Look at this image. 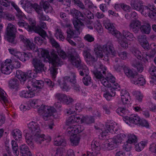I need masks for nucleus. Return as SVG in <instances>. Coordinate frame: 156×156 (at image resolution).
I'll use <instances>...</instances> for the list:
<instances>
[{
  "label": "nucleus",
  "instance_id": "1",
  "mask_svg": "<svg viewBox=\"0 0 156 156\" xmlns=\"http://www.w3.org/2000/svg\"><path fill=\"white\" fill-rule=\"evenodd\" d=\"M31 107L38 108V113L42 115L44 121H47L51 119V117L54 116V114L56 112V110L53 106L45 105L41 104L44 103L39 99H34L29 101Z\"/></svg>",
  "mask_w": 156,
  "mask_h": 156
},
{
  "label": "nucleus",
  "instance_id": "2",
  "mask_svg": "<svg viewBox=\"0 0 156 156\" xmlns=\"http://www.w3.org/2000/svg\"><path fill=\"white\" fill-rule=\"evenodd\" d=\"M100 81L105 87L108 88L112 87L111 93L106 91L103 94L104 98L115 97V91L119 90L120 89V85L118 83H115V78L111 74H108L105 78L103 77Z\"/></svg>",
  "mask_w": 156,
  "mask_h": 156
},
{
  "label": "nucleus",
  "instance_id": "3",
  "mask_svg": "<svg viewBox=\"0 0 156 156\" xmlns=\"http://www.w3.org/2000/svg\"><path fill=\"white\" fill-rule=\"evenodd\" d=\"M28 129L24 130L25 134V139L27 144L30 146L34 147V144L32 141V136L38 133H40V126L37 122L32 121L27 124Z\"/></svg>",
  "mask_w": 156,
  "mask_h": 156
},
{
  "label": "nucleus",
  "instance_id": "4",
  "mask_svg": "<svg viewBox=\"0 0 156 156\" xmlns=\"http://www.w3.org/2000/svg\"><path fill=\"white\" fill-rule=\"evenodd\" d=\"M67 57L73 66L76 68L80 67V68L82 69V71L83 72L85 75L86 76L87 75L89 72L88 68L85 66L82 65L80 57L75 49H72V52L69 53Z\"/></svg>",
  "mask_w": 156,
  "mask_h": 156
},
{
  "label": "nucleus",
  "instance_id": "5",
  "mask_svg": "<svg viewBox=\"0 0 156 156\" xmlns=\"http://www.w3.org/2000/svg\"><path fill=\"white\" fill-rule=\"evenodd\" d=\"M75 122H79L80 123L85 122L87 124H90L94 122V119L92 117H84L82 115H76L69 117L67 123L69 125Z\"/></svg>",
  "mask_w": 156,
  "mask_h": 156
},
{
  "label": "nucleus",
  "instance_id": "6",
  "mask_svg": "<svg viewBox=\"0 0 156 156\" xmlns=\"http://www.w3.org/2000/svg\"><path fill=\"white\" fill-rule=\"evenodd\" d=\"M70 73L69 76L65 77L62 82L60 80H58L61 88L63 91H68L70 89V87L68 84V82L71 83L75 82V78L76 77L75 73L72 72Z\"/></svg>",
  "mask_w": 156,
  "mask_h": 156
},
{
  "label": "nucleus",
  "instance_id": "7",
  "mask_svg": "<svg viewBox=\"0 0 156 156\" xmlns=\"http://www.w3.org/2000/svg\"><path fill=\"white\" fill-rule=\"evenodd\" d=\"M16 32V30L15 26L12 23H9L5 34L6 39L9 42L14 44H16L15 39Z\"/></svg>",
  "mask_w": 156,
  "mask_h": 156
},
{
  "label": "nucleus",
  "instance_id": "8",
  "mask_svg": "<svg viewBox=\"0 0 156 156\" xmlns=\"http://www.w3.org/2000/svg\"><path fill=\"white\" fill-rule=\"evenodd\" d=\"M68 120L69 119L66 121V124L67 125L69 126L67 129L68 134L69 135L76 134L80 133L83 130V127H82L81 125L73 124V123L77 122H76L72 123L68 125L67 122Z\"/></svg>",
  "mask_w": 156,
  "mask_h": 156
},
{
  "label": "nucleus",
  "instance_id": "9",
  "mask_svg": "<svg viewBox=\"0 0 156 156\" xmlns=\"http://www.w3.org/2000/svg\"><path fill=\"white\" fill-rule=\"evenodd\" d=\"M12 60L10 59H7L5 62H2L1 65L0 70L5 74H10L13 68L12 64Z\"/></svg>",
  "mask_w": 156,
  "mask_h": 156
},
{
  "label": "nucleus",
  "instance_id": "10",
  "mask_svg": "<svg viewBox=\"0 0 156 156\" xmlns=\"http://www.w3.org/2000/svg\"><path fill=\"white\" fill-rule=\"evenodd\" d=\"M103 25L105 28L107 29L109 32L117 38L120 36V32L116 30L112 24L110 23L108 20H104Z\"/></svg>",
  "mask_w": 156,
  "mask_h": 156
},
{
  "label": "nucleus",
  "instance_id": "11",
  "mask_svg": "<svg viewBox=\"0 0 156 156\" xmlns=\"http://www.w3.org/2000/svg\"><path fill=\"white\" fill-rule=\"evenodd\" d=\"M91 148L93 152H87V154H83V156H101L100 153V148L98 143L96 141L92 142Z\"/></svg>",
  "mask_w": 156,
  "mask_h": 156
},
{
  "label": "nucleus",
  "instance_id": "12",
  "mask_svg": "<svg viewBox=\"0 0 156 156\" xmlns=\"http://www.w3.org/2000/svg\"><path fill=\"white\" fill-rule=\"evenodd\" d=\"M32 63L34 68V70L36 73H40L44 70V64L40 58H33Z\"/></svg>",
  "mask_w": 156,
  "mask_h": 156
},
{
  "label": "nucleus",
  "instance_id": "13",
  "mask_svg": "<svg viewBox=\"0 0 156 156\" xmlns=\"http://www.w3.org/2000/svg\"><path fill=\"white\" fill-rule=\"evenodd\" d=\"M106 128L104 130H103L101 133V135L102 137L106 136L107 134L108 133H115L114 131H116V128H115L116 126L115 122L113 123L109 122L106 123Z\"/></svg>",
  "mask_w": 156,
  "mask_h": 156
},
{
  "label": "nucleus",
  "instance_id": "14",
  "mask_svg": "<svg viewBox=\"0 0 156 156\" xmlns=\"http://www.w3.org/2000/svg\"><path fill=\"white\" fill-rule=\"evenodd\" d=\"M51 58L49 60V62L51 63L54 67L61 66L63 64L62 59L60 58L54 52L51 53Z\"/></svg>",
  "mask_w": 156,
  "mask_h": 156
},
{
  "label": "nucleus",
  "instance_id": "15",
  "mask_svg": "<svg viewBox=\"0 0 156 156\" xmlns=\"http://www.w3.org/2000/svg\"><path fill=\"white\" fill-rule=\"evenodd\" d=\"M103 51L105 55L116 56V55L113 45L110 43H108L103 46Z\"/></svg>",
  "mask_w": 156,
  "mask_h": 156
},
{
  "label": "nucleus",
  "instance_id": "16",
  "mask_svg": "<svg viewBox=\"0 0 156 156\" xmlns=\"http://www.w3.org/2000/svg\"><path fill=\"white\" fill-rule=\"evenodd\" d=\"M99 67L97 69L96 71L94 73L96 77L100 80L102 79L104 77L102 74H105L107 70V68L105 66L99 64Z\"/></svg>",
  "mask_w": 156,
  "mask_h": 156
},
{
  "label": "nucleus",
  "instance_id": "17",
  "mask_svg": "<svg viewBox=\"0 0 156 156\" xmlns=\"http://www.w3.org/2000/svg\"><path fill=\"white\" fill-rule=\"evenodd\" d=\"M154 6L153 5H143L142 9L140 11L141 13L146 16H148L150 17L152 10H154Z\"/></svg>",
  "mask_w": 156,
  "mask_h": 156
},
{
  "label": "nucleus",
  "instance_id": "18",
  "mask_svg": "<svg viewBox=\"0 0 156 156\" xmlns=\"http://www.w3.org/2000/svg\"><path fill=\"white\" fill-rule=\"evenodd\" d=\"M34 22H32L31 21L30 22V25H29L28 23H26L23 20L19 19L17 22V24L20 27H23L29 32H32L33 29V23Z\"/></svg>",
  "mask_w": 156,
  "mask_h": 156
},
{
  "label": "nucleus",
  "instance_id": "19",
  "mask_svg": "<svg viewBox=\"0 0 156 156\" xmlns=\"http://www.w3.org/2000/svg\"><path fill=\"white\" fill-rule=\"evenodd\" d=\"M63 2L64 5L70 7L71 5H77L80 8H84V5L80 0H64Z\"/></svg>",
  "mask_w": 156,
  "mask_h": 156
},
{
  "label": "nucleus",
  "instance_id": "20",
  "mask_svg": "<svg viewBox=\"0 0 156 156\" xmlns=\"http://www.w3.org/2000/svg\"><path fill=\"white\" fill-rule=\"evenodd\" d=\"M123 69L125 75L128 77L131 78V79L135 78L138 75V73L136 71L131 69L127 67L124 66Z\"/></svg>",
  "mask_w": 156,
  "mask_h": 156
},
{
  "label": "nucleus",
  "instance_id": "21",
  "mask_svg": "<svg viewBox=\"0 0 156 156\" xmlns=\"http://www.w3.org/2000/svg\"><path fill=\"white\" fill-rule=\"evenodd\" d=\"M143 3L141 0H131L130 5L133 9L140 11L142 9Z\"/></svg>",
  "mask_w": 156,
  "mask_h": 156
},
{
  "label": "nucleus",
  "instance_id": "22",
  "mask_svg": "<svg viewBox=\"0 0 156 156\" xmlns=\"http://www.w3.org/2000/svg\"><path fill=\"white\" fill-rule=\"evenodd\" d=\"M131 81L133 83L138 86H143L146 83V80L142 75L138 76L137 78L136 76L135 78L132 79Z\"/></svg>",
  "mask_w": 156,
  "mask_h": 156
},
{
  "label": "nucleus",
  "instance_id": "23",
  "mask_svg": "<svg viewBox=\"0 0 156 156\" xmlns=\"http://www.w3.org/2000/svg\"><path fill=\"white\" fill-rule=\"evenodd\" d=\"M114 146V143L111 139H110L105 141L101 145V147L104 150H112Z\"/></svg>",
  "mask_w": 156,
  "mask_h": 156
},
{
  "label": "nucleus",
  "instance_id": "24",
  "mask_svg": "<svg viewBox=\"0 0 156 156\" xmlns=\"http://www.w3.org/2000/svg\"><path fill=\"white\" fill-rule=\"evenodd\" d=\"M36 135H33L32 136V140L34 139V141L38 144H41L42 142L46 139L45 136L44 134H40L38 133Z\"/></svg>",
  "mask_w": 156,
  "mask_h": 156
},
{
  "label": "nucleus",
  "instance_id": "25",
  "mask_svg": "<svg viewBox=\"0 0 156 156\" xmlns=\"http://www.w3.org/2000/svg\"><path fill=\"white\" fill-rule=\"evenodd\" d=\"M20 150L21 156H31V154L26 145L23 144L20 146Z\"/></svg>",
  "mask_w": 156,
  "mask_h": 156
},
{
  "label": "nucleus",
  "instance_id": "26",
  "mask_svg": "<svg viewBox=\"0 0 156 156\" xmlns=\"http://www.w3.org/2000/svg\"><path fill=\"white\" fill-rule=\"evenodd\" d=\"M70 12L73 16H75L76 20L80 19L82 20H85V18L83 14L78 10L73 8L70 10Z\"/></svg>",
  "mask_w": 156,
  "mask_h": 156
},
{
  "label": "nucleus",
  "instance_id": "27",
  "mask_svg": "<svg viewBox=\"0 0 156 156\" xmlns=\"http://www.w3.org/2000/svg\"><path fill=\"white\" fill-rule=\"evenodd\" d=\"M33 31H34L35 32L38 33L44 39H45L46 37H47L46 32L42 29L40 27H37L36 26V23H33Z\"/></svg>",
  "mask_w": 156,
  "mask_h": 156
},
{
  "label": "nucleus",
  "instance_id": "28",
  "mask_svg": "<svg viewBox=\"0 0 156 156\" xmlns=\"http://www.w3.org/2000/svg\"><path fill=\"white\" fill-rule=\"evenodd\" d=\"M141 25V23L138 20H133L131 21L129 25L130 29L132 30L135 33H138L140 26Z\"/></svg>",
  "mask_w": 156,
  "mask_h": 156
},
{
  "label": "nucleus",
  "instance_id": "29",
  "mask_svg": "<svg viewBox=\"0 0 156 156\" xmlns=\"http://www.w3.org/2000/svg\"><path fill=\"white\" fill-rule=\"evenodd\" d=\"M9 87L15 91H18L20 90L19 81L16 79H13L9 81Z\"/></svg>",
  "mask_w": 156,
  "mask_h": 156
},
{
  "label": "nucleus",
  "instance_id": "30",
  "mask_svg": "<svg viewBox=\"0 0 156 156\" xmlns=\"http://www.w3.org/2000/svg\"><path fill=\"white\" fill-rule=\"evenodd\" d=\"M73 23L74 28L77 32L78 33L80 34L84 26L83 23L80 20H74L73 21Z\"/></svg>",
  "mask_w": 156,
  "mask_h": 156
},
{
  "label": "nucleus",
  "instance_id": "31",
  "mask_svg": "<svg viewBox=\"0 0 156 156\" xmlns=\"http://www.w3.org/2000/svg\"><path fill=\"white\" fill-rule=\"evenodd\" d=\"M126 137V135L123 133H120L117 135L113 138L111 139L114 144L121 143Z\"/></svg>",
  "mask_w": 156,
  "mask_h": 156
},
{
  "label": "nucleus",
  "instance_id": "32",
  "mask_svg": "<svg viewBox=\"0 0 156 156\" xmlns=\"http://www.w3.org/2000/svg\"><path fill=\"white\" fill-rule=\"evenodd\" d=\"M132 65L133 67L136 68L139 72L141 73L144 70V67L142 64L136 60H134L132 62Z\"/></svg>",
  "mask_w": 156,
  "mask_h": 156
},
{
  "label": "nucleus",
  "instance_id": "33",
  "mask_svg": "<svg viewBox=\"0 0 156 156\" xmlns=\"http://www.w3.org/2000/svg\"><path fill=\"white\" fill-rule=\"evenodd\" d=\"M140 29L142 34H149L151 30V25L148 23H144L141 26Z\"/></svg>",
  "mask_w": 156,
  "mask_h": 156
},
{
  "label": "nucleus",
  "instance_id": "34",
  "mask_svg": "<svg viewBox=\"0 0 156 156\" xmlns=\"http://www.w3.org/2000/svg\"><path fill=\"white\" fill-rule=\"evenodd\" d=\"M67 38H74L77 37L78 35L80 34L78 33L76 31L73 30L70 28H68L67 30Z\"/></svg>",
  "mask_w": 156,
  "mask_h": 156
},
{
  "label": "nucleus",
  "instance_id": "35",
  "mask_svg": "<svg viewBox=\"0 0 156 156\" xmlns=\"http://www.w3.org/2000/svg\"><path fill=\"white\" fill-rule=\"evenodd\" d=\"M70 135V141L71 145L73 146H76L78 145L80 141V137L76 134Z\"/></svg>",
  "mask_w": 156,
  "mask_h": 156
},
{
  "label": "nucleus",
  "instance_id": "36",
  "mask_svg": "<svg viewBox=\"0 0 156 156\" xmlns=\"http://www.w3.org/2000/svg\"><path fill=\"white\" fill-rule=\"evenodd\" d=\"M129 122L135 124H139L140 121V118L137 115L133 114L128 118Z\"/></svg>",
  "mask_w": 156,
  "mask_h": 156
},
{
  "label": "nucleus",
  "instance_id": "37",
  "mask_svg": "<svg viewBox=\"0 0 156 156\" xmlns=\"http://www.w3.org/2000/svg\"><path fill=\"white\" fill-rule=\"evenodd\" d=\"M24 45L28 50H31L35 52L37 51L39 52V50L37 48H35V45L33 42L30 41L29 40Z\"/></svg>",
  "mask_w": 156,
  "mask_h": 156
},
{
  "label": "nucleus",
  "instance_id": "38",
  "mask_svg": "<svg viewBox=\"0 0 156 156\" xmlns=\"http://www.w3.org/2000/svg\"><path fill=\"white\" fill-rule=\"evenodd\" d=\"M103 50V47L98 44H96L94 46V51L96 54L98 56L101 58H102L104 57V55L102 53Z\"/></svg>",
  "mask_w": 156,
  "mask_h": 156
},
{
  "label": "nucleus",
  "instance_id": "39",
  "mask_svg": "<svg viewBox=\"0 0 156 156\" xmlns=\"http://www.w3.org/2000/svg\"><path fill=\"white\" fill-rule=\"evenodd\" d=\"M20 96L22 98H32L34 96V92L31 90L27 91V90H23L20 93Z\"/></svg>",
  "mask_w": 156,
  "mask_h": 156
},
{
  "label": "nucleus",
  "instance_id": "40",
  "mask_svg": "<svg viewBox=\"0 0 156 156\" xmlns=\"http://www.w3.org/2000/svg\"><path fill=\"white\" fill-rule=\"evenodd\" d=\"M42 6L44 11L46 13L51 12L53 10L51 6L50 5L49 2L47 1H42Z\"/></svg>",
  "mask_w": 156,
  "mask_h": 156
},
{
  "label": "nucleus",
  "instance_id": "41",
  "mask_svg": "<svg viewBox=\"0 0 156 156\" xmlns=\"http://www.w3.org/2000/svg\"><path fill=\"white\" fill-rule=\"evenodd\" d=\"M122 34L124 39L128 40H133L135 38L133 34L127 30H123Z\"/></svg>",
  "mask_w": 156,
  "mask_h": 156
},
{
  "label": "nucleus",
  "instance_id": "42",
  "mask_svg": "<svg viewBox=\"0 0 156 156\" xmlns=\"http://www.w3.org/2000/svg\"><path fill=\"white\" fill-rule=\"evenodd\" d=\"M16 76L21 82H24L26 80L27 76L26 74L21 70H17L16 73Z\"/></svg>",
  "mask_w": 156,
  "mask_h": 156
},
{
  "label": "nucleus",
  "instance_id": "43",
  "mask_svg": "<svg viewBox=\"0 0 156 156\" xmlns=\"http://www.w3.org/2000/svg\"><path fill=\"white\" fill-rule=\"evenodd\" d=\"M12 134L16 140H20L22 137L21 132L17 129L13 130L12 132Z\"/></svg>",
  "mask_w": 156,
  "mask_h": 156
},
{
  "label": "nucleus",
  "instance_id": "44",
  "mask_svg": "<svg viewBox=\"0 0 156 156\" xmlns=\"http://www.w3.org/2000/svg\"><path fill=\"white\" fill-rule=\"evenodd\" d=\"M54 144L56 146H65L66 145V140L62 139H60L59 136L55 139Z\"/></svg>",
  "mask_w": 156,
  "mask_h": 156
},
{
  "label": "nucleus",
  "instance_id": "45",
  "mask_svg": "<svg viewBox=\"0 0 156 156\" xmlns=\"http://www.w3.org/2000/svg\"><path fill=\"white\" fill-rule=\"evenodd\" d=\"M147 144V142L144 141H141L140 143L137 144L135 147V150L138 152H140L144 148V147L146 146Z\"/></svg>",
  "mask_w": 156,
  "mask_h": 156
},
{
  "label": "nucleus",
  "instance_id": "46",
  "mask_svg": "<svg viewBox=\"0 0 156 156\" xmlns=\"http://www.w3.org/2000/svg\"><path fill=\"white\" fill-rule=\"evenodd\" d=\"M83 7L84 8H83L81 9L83 10V14L84 16V17L86 16L89 19L93 18L94 15L90 11L85 9L84 5Z\"/></svg>",
  "mask_w": 156,
  "mask_h": 156
},
{
  "label": "nucleus",
  "instance_id": "47",
  "mask_svg": "<svg viewBox=\"0 0 156 156\" xmlns=\"http://www.w3.org/2000/svg\"><path fill=\"white\" fill-rule=\"evenodd\" d=\"M137 137L136 135L130 134L128 135V139L126 143L129 144L135 143L137 142Z\"/></svg>",
  "mask_w": 156,
  "mask_h": 156
},
{
  "label": "nucleus",
  "instance_id": "48",
  "mask_svg": "<svg viewBox=\"0 0 156 156\" xmlns=\"http://www.w3.org/2000/svg\"><path fill=\"white\" fill-rule=\"evenodd\" d=\"M55 36L57 39H59L61 40H63L65 38L62 30L59 28H57L55 30Z\"/></svg>",
  "mask_w": 156,
  "mask_h": 156
},
{
  "label": "nucleus",
  "instance_id": "49",
  "mask_svg": "<svg viewBox=\"0 0 156 156\" xmlns=\"http://www.w3.org/2000/svg\"><path fill=\"white\" fill-rule=\"evenodd\" d=\"M11 144L12 151L14 155L16 156H18L19 154V151H18V147L17 144L15 141L12 140L11 141Z\"/></svg>",
  "mask_w": 156,
  "mask_h": 156
},
{
  "label": "nucleus",
  "instance_id": "50",
  "mask_svg": "<svg viewBox=\"0 0 156 156\" xmlns=\"http://www.w3.org/2000/svg\"><path fill=\"white\" fill-rule=\"evenodd\" d=\"M31 106L29 101L27 102L26 103H24L23 104H22L20 106V110L23 111H28L31 108Z\"/></svg>",
  "mask_w": 156,
  "mask_h": 156
},
{
  "label": "nucleus",
  "instance_id": "51",
  "mask_svg": "<svg viewBox=\"0 0 156 156\" xmlns=\"http://www.w3.org/2000/svg\"><path fill=\"white\" fill-rule=\"evenodd\" d=\"M82 81L84 84L86 86H88L92 83L91 77L88 75H87L83 77Z\"/></svg>",
  "mask_w": 156,
  "mask_h": 156
},
{
  "label": "nucleus",
  "instance_id": "52",
  "mask_svg": "<svg viewBox=\"0 0 156 156\" xmlns=\"http://www.w3.org/2000/svg\"><path fill=\"white\" fill-rule=\"evenodd\" d=\"M40 50L42 56L45 58H47L49 61V60L51 58V56L49 55L48 51L47 50L42 49H40Z\"/></svg>",
  "mask_w": 156,
  "mask_h": 156
},
{
  "label": "nucleus",
  "instance_id": "53",
  "mask_svg": "<svg viewBox=\"0 0 156 156\" xmlns=\"http://www.w3.org/2000/svg\"><path fill=\"white\" fill-rule=\"evenodd\" d=\"M59 101L62 103L67 105L72 104L74 100L72 98H59Z\"/></svg>",
  "mask_w": 156,
  "mask_h": 156
},
{
  "label": "nucleus",
  "instance_id": "54",
  "mask_svg": "<svg viewBox=\"0 0 156 156\" xmlns=\"http://www.w3.org/2000/svg\"><path fill=\"white\" fill-rule=\"evenodd\" d=\"M118 41L119 44L122 47L126 48L128 47V44L126 39L121 38L119 39Z\"/></svg>",
  "mask_w": 156,
  "mask_h": 156
},
{
  "label": "nucleus",
  "instance_id": "55",
  "mask_svg": "<svg viewBox=\"0 0 156 156\" xmlns=\"http://www.w3.org/2000/svg\"><path fill=\"white\" fill-rule=\"evenodd\" d=\"M49 41L53 47L57 48L60 47L59 44L56 41L55 39L52 37H48Z\"/></svg>",
  "mask_w": 156,
  "mask_h": 156
},
{
  "label": "nucleus",
  "instance_id": "56",
  "mask_svg": "<svg viewBox=\"0 0 156 156\" xmlns=\"http://www.w3.org/2000/svg\"><path fill=\"white\" fill-rule=\"evenodd\" d=\"M34 87H37L39 88H42L44 85L43 81L41 80H38L34 79Z\"/></svg>",
  "mask_w": 156,
  "mask_h": 156
},
{
  "label": "nucleus",
  "instance_id": "57",
  "mask_svg": "<svg viewBox=\"0 0 156 156\" xmlns=\"http://www.w3.org/2000/svg\"><path fill=\"white\" fill-rule=\"evenodd\" d=\"M149 72L152 77L156 76V67L152 65L149 68Z\"/></svg>",
  "mask_w": 156,
  "mask_h": 156
},
{
  "label": "nucleus",
  "instance_id": "58",
  "mask_svg": "<svg viewBox=\"0 0 156 156\" xmlns=\"http://www.w3.org/2000/svg\"><path fill=\"white\" fill-rule=\"evenodd\" d=\"M94 27L99 33L103 31V28L101 24L98 21L95 23Z\"/></svg>",
  "mask_w": 156,
  "mask_h": 156
},
{
  "label": "nucleus",
  "instance_id": "59",
  "mask_svg": "<svg viewBox=\"0 0 156 156\" xmlns=\"http://www.w3.org/2000/svg\"><path fill=\"white\" fill-rule=\"evenodd\" d=\"M132 53L138 59H141L142 58V54L140 51L137 49L134 48Z\"/></svg>",
  "mask_w": 156,
  "mask_h": 156
},
{
  "label": "nucleus",
  "instance_id": "60",
  "mask_svg": "<svg viewBox=\"0 0 156 156\" xmlns=\"http://www.w3.org/2000/svg\"><path fill=\"white\" fill-rule=\"evenodd\" d=\"M83 55L87 58L89 59L90 61H94L95 58L92 56L90 54L86 51H84L83 52Z\"/></svg>",
  "mask_w": 156,
  "mask_h": 156
},
{
  "label": "nucleus",
  "instance_id": "61",
  "mask_svg": "<svg viewBox=\"0 0 156 156\" xmlns=\"http://www.w3.org/2000/svg\"><path fill=\"white\" fill-rule=\"evenodd\" d=\"M84 39L85 41L89 42H91L94 41V38L91 34H86L84 37Z\"/></svg>",
  "mask_w": 156,
  "mask_h": 156
},
{
  "label": "nucleus",
  "instance_id": "62",
  "mask_svg": "<svg viewBox=\"0 0 156 156\" xmlns=\"http://www.w3.org/2000/svg\"><path fill=\"white\" fill-rule=\"evenodd\" d=\"M57 52L59 56L63 59H65L67 57L66 52L60 48V47L57 48Z\"/></svg>",
  "mask_w": 156,
  "mask_h": 156
},
{
  "label": "nucleus",
  "instance_id": "63",
  "mask_svg": "<svg viewBox=\"0 0 156 156\" xmlns=\"http://www.w3.org/2000/svg\"><path fill=\"white\" fill-rule=\"evenodd\" d=\"M118 55L121 59L126 60L127 58L128 54L126 51H122L118 53Z\"/></svg>",
  "mask_w": 156,
  "mask_h": 156
},
{
  "label": "nucleus",
  "instance_id": "64",
  "mask_svg": "<svg viewBox=\"0 0 156 156\" xmlns=\"http://www.w3.org/2000/svg\"><path fill=\"white\" fill-rule=\"evenodd\" d=\"M33 7L39 15L43 13L42 8L38 5L37 4H35L34 5Z\"/></svg>",
  "mask_w": 156,
  "mask_h": 156
}]
</instances>
